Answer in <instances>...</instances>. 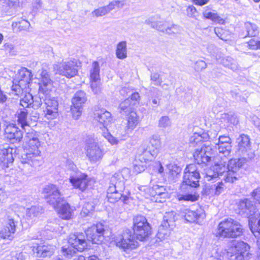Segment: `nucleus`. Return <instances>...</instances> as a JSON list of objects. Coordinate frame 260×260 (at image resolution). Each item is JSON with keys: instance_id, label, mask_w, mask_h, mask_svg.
Here are the masks:
<instances>
[{"instance_id": "nucleus-58", "label": "nucleus", "mask_w": 260, "mask_h": 260, "mask_svg": "<svg viewBox=\"0 0 260 260\" xmlns=\"http://www.w3.org/2000/svg\"><path fill=\"white\" fill-rule=\"evenodd\" d=\"M218 143L220 144L224 145H231L232 140L231 139L226 136H220L219 137L218 139Z\"/></svg>"}, {"instance_id": "nucleus-11", "label": "nucleus", "mask_w": 260, "mask_h": 260, "mask_svg": "<svg viewBox=\"0 0 260 260\" xmlns=\"http://www.w3.org/2000/svg\"><path fill=\"white\" fill-rule=\"evenodd\" d=\"M200 177L198 167L195 164H189L185 169L183 180L181 186L182 189H185L186 185L192 187H197L199 185Z\"/></svg>"}, {"instance_id": "nucleus-8", "label": "nucleus", "mask_w": 260, "mask_h": 260, "mask_svg": "<svg viewBox=\"0 0 260 260\" xmlns=\"http://www.w3.org/2000/svg\"><path fill=\"white\" fill-rule=\"evenodd\" d=\"M32 76L31 73L26 68H23L20 69L15 80V84L12 87L14 94L19 95L23 91L29 88L30 81Z\"/></svg>"}, {"instance_id": "nucleus-35", "label": "nucleus", "mask_w": 260, "mask_h": 260, "mask_svg": "<svg viewBox=\"0 0 260 260\" xmlns=\"http://www.w3.org/2000/svg\"><path fill=\"white\" fill-rule=\"evenodd\" d=\"M173 229L167 227L166 225L161 223L158 228V232L156 235L157 237L160 240L167 238L170 235L171 231Z\"/></svg>"}, {"instance_id": "nucleus-3", "label": "nucleus", "mask_w": 260, "mask_h": 260, "mask_svg": "<svg viewBox=\"0 0 260 260\" xmlns=\"http://www.w3.org/2000/svg\"><path fill=\"white\" fill-rule=\"evenodd\" d=\"M243 229L239 222L228 218L221 221L215 235L218 238H235L242 235Z\"/></svg>"}, {"instance_id": "nucleus-9", "label": "nucleus", "mask_w": 260, "mask_h": 260, "mask_svg": "<svg viewBox=\"0 0 260 260\" xmlns=\"http://www.w3.org/2000/svg\"><path fill=\"white\" fill-rule=\"evenodd\" d=\"M245 162L244 158L230 159L228 164V171L223 178L225 182L233 183L241 178L240 170Z\"/></svg>"}, {"instance_id": "nucleus-37", "label": "nucleus", "mask_w": 260, "mask_h": 260, "mask_svg": "<svg viewBox=\"0 0 260 260\" xmlns=\"http://www.w3.org/2000/svg\"><path fill=\"white\" fill-rule=\"evenodd\" d=\"M116 56L118 58L123 59L127 57L126 43L125 41L119 42L116 48Z\"/></svg>"}, {"instance_id": "nucleus-16", "label": "nucleus", "mask_w": 260, "mask_h": 260, "mask_svg": "<svg viewBox=\"0 0 260 260\" xmlns=\"http://www.w3.org/2000/svg\"><path fill=\"white\" fill-rule=\"evenodd\" d=\"M54 71L56 74L71 78L75 76L77 73V69L74 61L70 60L63 61L53 65Z\"/></svg>"}, {"instance_id": "nucleus-10", "label": "nucleus", "mask_w": 260, "mask_h": 260, "mask_svg": "<svg viewBox=\"0 0 260 260\" xmlns=\"http://www.w3.org/2000/svg\"><path fill=\"white\" fill-rule=\"evenodd\" d=\"M124 188L125 186L122 181H119L117 183L110 181L107 194L109 202L114 203L121 199L123 203H126L128 197L122 193Z\"/></svg>"}, {"instance_id": "nucleus-31", "label": "nucleus", "mask_w": 260, "mask_h": 260, "mask_svg": "<svg viewBox=\"0 0 260 260\" xmlns=\"http://www.w3.org/2000/svg\"><path fill=\"white\" fill-rule=\"evenodd\" d=\"M58 208V213L60 217L63 219H69L72 216V210L69 204L67 203H62Z\"/></svg>"}, {"instance_id": "nucleus-63", "label": "nucleus", "mask_w": 260, "mask_h": 260, "mask_svg": "<svg viewBox=\"0 0 260 260\" xmlns=\"http://www.w3.org/2000/svg\"><path fill=\"white\" fill-rule=\"evenodd\" d=\"M151 80L154 82V85L159 86L161 84V81L159 78V75L158 73H153L151 75Z\"/></svg>"}, {"instance_id": "nucleus-55", "label": "nucleus", "mask_w": 260, "mask_h": 260, "mask_svg": "<svg viewBox=\"0 0 260 260\" xmlns=\"http://www.w3.org/2000/svg\"><path fill=\"white\" fill-rule=\"evenodd\" d=\"M214 166L218 167L217 169H216V172L218 174V177L223 176V179L224 180L223 178L227 172L226 170H228V167H226L225 164L223 165L222 164H216Z\"/></svg>"}, {"instance_id": "nucleus-38", "label": "nucleus", "mask_w": 260, "mask_h": 260, "mask_svg": "<svg viewBox=\"0 0 260 260\" xmlns=\"http://www.w3.org/2000/svg\"><path fill=\"white\" fill-rule=\"evenodd\" d=\"M135 107L131 102L129 98L121 102L119 106V108L120 110V113L123 114L127 113H129L130 114L131 111H134L133 110Z\"/></svg>"}, {"instance_id": "nucleus-26", "label": "nucleus", "mask_w": 260, "mask_h": 260, "mask_svg": "<svg viewBox=\"0 0 260 260\" xmlns=\"http://www.w3.org/2000/svg\"><path fill=\"white\" fill-rule=\"evenodd\" d=\"M95 118L100 124L107 130L112 121L111 114L106 110H101L96 114Z\"/></svg>"}, {"instance_id": "nucleus-45", "label": "nucleus", "mask_w": 260, "mask_h": 260, "mask_svg": "<svg viewBox=\"0 0 260 260\" xmlns=\"http://www.w3.org/2000/svg\"><path fill=\"white\" fill-rule=\"evenodd\" d=\"M245 25L248 36L250 37H254L258 34L257 27L255 24L250 22H247Z\"/></svg>"}, {"instance_id": "nucleus-51", "label": "nucleus", "mask_w": 260, "mask_h": 260, "mask_svg": "<svg viewBox=\"0 0 260 260\" xmlns=\"http://www.w3.org/2000/svg\"><path fill=\"white\" fill-rule=\"evenodd\" d=\"M171 121L170 118L167 116H163L160 117L158 121V126L161 128H167L171 126Z\"/></svg>"}, {"instance_id": "nucleus-25", "label": "nucleus", "mask_w": 260, "mask_h": 260, "mask_svg": "<svg viewBox=\"0 0 260 260\" xmlns=\"http://www.w3.org/2000/svg\"><path fill=\"white\" fill-rule=\"evenodd\" d=\"M239 152L243 155H249L251 151V144L249 137L242 134L237 139Z\"/></svg>"}, {"instance_id": "nucleus-12", "label": "nucleus", "mask_w": 260, "mask_h": 260, "mask_svg": "<svg viewBox=\"0 0 260 260\" xmlns=\"http://www.w3.org/2000/svg\"><path fill=\"white\" fill-rule=\"evenodd\" d=\"M43 192L47 194L46 198L47 203L55 209L59 207L61 202H64L58 188L55 185L50 184L46 185L43 189Z\"/></svg>"}, {"instance_id": "nucleus-48", "label": "nucleus", "mask_w": 260, "mask_h": 260, "mask_svg": "<svg viewBox=\"0 0 260 260\" xmlns=\"http://www.w3.org/2000/svg\"><path fill=\"white\" fill-rule=\"evenodd\" d=\"M140 155H139L138 159H136L135 162H134V172L136 173H140L142 172H143L146 168V166L143 164H140V162H146L147 161H144L143 160L141 161L140 159Z\"/></svg>"}, {"instance_id": "nucleus-32", "label": "nucleus", "mask_w": 260, "mask_h": 260, "mask_svg": "<svg viewBox=\"0 0 260 260\" xmlns=\"http://www.w3.org/2000/svg\"><path fill=\"white\" fill-rule=\"evenodd\" d=\"M18 95L23 96L20 100V104L25 109V108L32 107V103L34 101V96L29 92V89L27 91L24 90L23 93L21 92Z\"/></svg>"}, {"instance_id": "nucleus-41", "label": "nucleus", "mask_w": 260, "mask_h": 260, "mask_svg": "<svg viewBox=\"0 0 260 260\" xmlns=\"http://www.w3.org/2000/svg\"><path fill=\"white\" fill-rule=\"evenodd\" d=\"M143 188V190L145 191L148 192L147 196L149 197H151L152 198L151 200L158 203H162L164 202L162 200L159 199V197L158 196L157 193H156V190L154 188V186H153L151 188H149L147 186H143L141 187V188Z\"/></svg>"}, {"instance_id": "nucleus-21", "label": "nucleus", "mask_w": 260, "mask_h": 260, "mask_svg": "<svg viewBox=\"0 0 260 260\" xmlns=\"http://www.w3.org/2000/svg\"><path fill=\"white\" fill-rule=\"evenodd\" d=\"M5 132L6 137L13 143L19 142L23 138L22 132L13 125L7 126Z\"/></svg>"}, {"instance_id": "nucleus-49", "label": "nucleus", "mask_w": 260, "mask_h": 260, "mask_svg": "<svg viewBox=\"0 0 260 260\" xmlns=\"http://www.w3.org/2000/svg\"><path fill=\"white\" fill-rule=\"evenodd\" d=\"M109 13V11L106 6L95 9L92 12L91 14L93 17H99L103 16Z\"/></svg>"}, {"instance_id": "nucleus-61", "label": "nucleus", "mask_w": 260, "mask_h": 260, "mask_svg": "<svg viewBox=\"0 0 260 260\" xmlns=\"http://www.w3.org/2000/svg\"><path fill=\"white\" fill-rule=\"evenodd\" d=\"M214 186H215L214 193L216 195H219L224 190V184L222 182H219L217 183L216 184L214 185Z\"/></svg>"}, {"instance_id": "nucleus-13", "label": "nucleus", "mask_w": 260, "mask_h": 260, "mask_svg": "<svg viewBox=\"0 0 260 260\" xmlns=\"http://www.w3.org/2000/svg\"><path fill=\"white\" fill-rule=\"evenodd\" d=\"M87 100L85 92L82 90L77 91L72 99L71 110L74 118L77 119L81 114L83 105Z\"/></svg>"}, {"instance_id": "nucleus-28", "label": "nucleus", "mask_w": 260, "mask_h": 260, "mask_svg": "<svg viewBox=\"0 0 260 260\" xmlns=\"http://www.w3.org/2000/svg\"><path fill=\"white\" fill-rule=\"evenodd\" d=\"M13 149L9 147L3 148L0 149V162L8 167V165L13 162L14 158L13 157Z\"/></svg>"}, {"instance_id": "nucleus-7", "label": "nucleus", "mask_w": 260, "mask_h": 260, "mask_svg": "<svg viewBox=\"0 0 260 260\" xmlns=\"http://www.w3.org/2000/svg\"><path fill=\"white\" fill-rule=\"evenodd\" d=\"M86 156L91 164L100 161L105 154L104 149L100 145L98 140L91 136L88 137L85 141Z\"/></svg>"}, {"instance_id": "nucleus-40", "label": "nucleus", "mask_w": 260, "mask_h": 260, "mask_svg": "<svg viewBox=\"0 0 260 260\" xmlns=\"http://www.w3.org/2000/svg\"><path fill=\"white\" fill-rule=\"evenodd\" d=\"M100 66L97 61H94L92 64V68L90 70V80H100Z\"/></svg>"}, {"instance_id": "nucleus-33", "label": "nucleus", "mask_w": 260, "mask_h": 260, "mask_svg": "<svg viewBox=\"0 0 260 260\" xmlns=\"http://www.w3.org/2000/svg\"><path fill=\"white\" fill-rule=\"evenodd\" d=\"M43 213V209L41 206H33L26 210V217L27 219H32L40 216Z\"/></svg>"}, {"instance_id": "nucleus-5", "label": "nucleus", "mask_w": 260, "mask_h": 260, "mask_svg": "<svg viewBox=\"0 0 260 260\" xmlns=\"http://www.w3.org/2000/svg\"><path fill=\"white\" fill-rule=\"evenodd\" d=\"M40 82L38 96L34 97L32 107L34 108H39L43 102L44 103V99L47 92H50L53 87V81L50 79L48 71L44 68H42L40 74Z\"/></svg>"}, {"instance_id": "nucleus-30", "label": "nucleus", "mask_w": 260, "mask_h": 260, "mask_svg": "<svg viewBox=\"0 0 260 260\" xmlns=\"http://www.w3.org/2000/svg\"><path fill=\"white\" fill-rule=\"evenodd\" d=\"M249 225L251 232L254 234H260V211L257 212L255 215L249 219Z\"/></svg>"}, {"instance_id": "nucleus-56", "label": "nucleus", "mask_w": 260, "mask_h": 260, "mask_svg": "<svg viewBox=\"0 0 260 260\" xmlns=\"http://www.w3.org/2000/svg\"><path fill=\"white\" fill-rule=\"evenodd\" d=\"M154 188L156 190V193H157L159 199L164 201L165 199L168 196V193L166 192V189L164 187L159 185H154Z\"/></svg>"}, {"instance_id": "nucleus-57", "label": "nucleus", "mask_w": 260, "mask_h": 260, "mask_svg": "<svg viewBox=\"0 0 260 260\" xmlns=\"http://www.w3.org/2000/svg\"><path fill=\"white\" fill-rule=\"evenodd\" d=\"M103 136L112 145L117 144L119 142L117 138L114 137L109 133H104Z\"/></svg>"}, {"instance_id": "nucleus-47", "label": "nucleus", "mask_w": 260, "mask_h": 260, "mask_svg": "<svg viewBox=\"0 0 260 260\" xmlns=\"http://www.w3.org/2000/svg\"><path fill=\"white\" fill-rule=\"evenodd\" d=\"M124 5V1L114 0L110 2L108 5L107 6V9L109 12L115 9H119L122 8Z\"/></svg>"}, {"instance_id": "nucleus-14", "label": "nucleus", "mask_w": 260, "mask_h": 260, "mask_svg": "<svg viewBox=\"0 0 260 260\" xmlns=\"http://www.w3.org/2000/svg\"><path fill=\"white\" fill-rule=\"evenodd\" d=\"M105 233V226L101 223L93 225L85 231L88 240L94 244H99L102 242Z\"/></svg>"}, {"instance_id": "nucleus-54", "label": "nucleus", "mask_w": 260, "mask_h": 260, "mask_svg": "<svg viewBox=\"0 0 260 260\" xmlns=\"http://www.w3.org/2000/svg\"><path fill=\"white\" fill-rule=\"evenodd\" d=\"M90 87L94 94H99L101 92V80L91 81L90 80Z\"/></svg>"}, {"instance_id": "nucleus-18", "label": "nucleus", "mask_w": 260, "mask_h": 260, "mask_svg": "<svg viewBox=\"0 0 260 260\" xmlns=\"http://www.w3.org/2000/svg\"><path fill=\"white\" fill-rule=\"evenodd\" d=\"M232 251L236 255L235 260H249L250 254L249 253L250 246L243 241H237L231 247Z\"/></svg>"}, {"instance_id": "nucleus-64", "label": "nucleus", "mask_w": 260, "mask_h": 260, "mask_svg": "<svg viewBox=\"0 0 260 260\" xmlns=\"http://www.w3.org/2000/svg\"><path fill=\"white\" fill-rule=\"evenodd\" d=\"M251 196L260 204V187L255 189L251 193Z\"/></svg>"}, {"instance_id": "nucleus-6", "label": "nucleus", "mask_w": 260, "mask_h": 260, "mask_svg": "<svg viewBox=\"0 0 260 260\" xmlns=\"http://www.w3.org/2000/svg\"><path fill=\"white\" fill-rule=\"evenodd\" d=\"M161 147L160 136L157 135H152L149 138L147 144H143L139 149L140 160L142 161L152 160L158 154Z\"/></svg>"}, {"instance_id": "nucleus-2", "label": "nucleus", "mask_w": 260, "mask_h": 260, "mask_svg": "<svg viewBox=\"0 0 260 260\" xmlns=\"http://www.w3.org/2000/svg\"><path fill=\"white\" fill-rule=\"evenodd\" d=\"M25 153L22 155L21 161L22 164H28L31 166L39 165L41 151V145L38 135L32 129L28 131L24 137Z\"/></svg>"}, {"instance_id": "nucleus-62", "label": "nucleus", "mask_w": 260, "mask_h": 260, "mask_svg": "<svg viewBox=\"0 0 260 260\" xmlns=\"http://www.w3.org/2000/svg\"><path fill=\"white\" fill-rule=\"evenodd\" d=\"M259 41H255L253 39H251L247 43V47L249 49L251 50H256L258 49L259 47Z\"/></svg>"}, {"instance_id": "nucleus-43", "label": "nucleus", "mask_w": 260, "mask_h": 260, "mask_svg": "<svg viewBox=\"0 0 260 260\" xmlns=\"http://www.w3.org/2000/svg\"><path fill=\"white\" fill-rule=\"evenodd\" d=\"M215 149L218 150L219 153H222L224 156H226L229 155L231 153L232 145L215 143Z\"/></svg>"}, {"instance_id": "nucleus-44", "label": "nucleus", "mask_w": 260, "mask_h": 260, "mask_svg": "<svg viewBox=\"0 0 260 260\" xmlns=\"http://www.w3.org/2000/svg\"><path fill=\"white\" fill-rule=\"evenodd\" d=\"M94 209V205L92 202L86 203L83 206L81 215L83 217H85L90 215Z\"/></svg>"}, {"instance_id": "nucleus-23", "label": "nucleus", "mask_w": 260, "mask_h": 260, "mask_svg": "<svg viewBox=\"0 0 260 260\" xmlns=\"http://www.w3.org/2000/svg\"><path fill=\"white\" fill-rule=\"evenodd\" d=\"M16 231L14 219L8 216V221L6 226L0 232L1 237L4 239L12 240Z\"/></svg>"}, {"instance_id": "nucleus-46", "label": "nucleus", "mask_w": 260, "mask_h": 260, "mask_svg": "<svg viewBox=\"0 0 260 260\" xmlns=\"http://www.w3.org/2000/svg\"><path fill=\"white\" fill-rule=\"evenodd\" d=\"M218 167L213 166L206 171L205 178L207 181L218 177V174L216 172V169Z\"/></svg>"}, {"instance_id": "nucleus-27", "label": "nucleus", "mask_w": 260, "mask_h": 260, "mask_svg": "<svg viewBox=\"0 0 260 260\" xmlns=\"http://www.w3.org/2000/svg\"><path fill=\"white\" fill-rule=\"evenodd\" d=\"M16 115L18 124L25 132L32 129L28 123L27 111L25 109L18 110Z\"/></svg>"}, {"instance_id": "nucleus-60", "label": "nucleus", "mask_w": 260, "mask_h": 260, "mask_svg": "<svg viewBox=\"0 0 260 260\" xmlns=\"http://www.w3.org/2000/svg\"><path fill=\"white\" fill-rule=\"evenodd\" d=\"M139 94L137 92H135L132 93L131 94V98H129L131 102L135 107H136L139 103Z\"/></svg>"}, {"instance_id": "nucleus-29", "label": "nucleus", "mask_w": 260, "mask_h": 260, "mask_svg": "<svg viewBox=\"0 0 260 260\" xmlns=\"http://www.w3.org/2000/svg\"><path fill=\"white\" fill-rule=\"evenodd\" d=\"M131 177V171L127 168H123L120 171L115 173L111 178V182L122 181L124 184V180L128 179Z\"/></svg>"}, {"instance_id": "nucleus-4", "label": "nucleus", "mask_w": 260, "mask_h": 260, "mask_svg": "<svg viewBox=\"0 0 260 260\" xmlns=\"http://www.w3.org/2000/svg\"><path fill=\"white\" fill-rule=\"evenodd\" d=\"M66 168L70 171L69 181L74 188L84 191L88 187L90 182L87 175L79 171L71 160H67Z\"/></svg>"}, {"instance_id": "nucleus-1", "label": "nucleus", "mask_w": 260, "mask_h": 260, "mask_svg": "<svg viewBox=\"0 0 260 260\" xmlns=\"http://www.w3.org/2000/svg\"><path fill=\"white\" fill-rule=\"evenodd\" d=\"M134 235L129 230H126L122 235L115 239L116 246L124 250H132L138 246L137 239L141 241L146 240L151 233V228L147 219L144 216L138 215L133 218Z\"/></svg>"}, {"instance_id": "nucleus-42", "label": "nucleus", "mask_w": 260, "mask_h": 260, "mask_svg": "<svg viewBox=\"0 0 260 260\" xmlns=\"http://www.w3.org/2000/svg\"><path fill=\"white\" fill-rule=\"evenodd\" d=\"M203 15L205 18L211 19L215 22L223 24L224 21L217 13L209 12L207 10L205 11Z\"/></svg>"}, {"instance_id": "nucleus-15", "label": "nucleus", "mask_w": 260, "mask_h": 260, "mask_svg": "<svg viewBox=\"0 0 260 260\" xmlns=\"http://www.w3.org/2000/svg\"><path fill=\"white\" fill-rule=\"evenodd\" d=\"M50 92H47L44 99L46 106L44 110L45 117L47 119H54L57 118L58 114V103L55 98L51 96Z\"/></svg>"}, {"instance_id": "nucleus-17", "label": "nucleus", "mask_w": 260, "mask_h": 260, "mask_svg": "<svg viewBox=\"0 0 260 260\" xmlns=\"http://www.w3.org/2000/svg\"><path fill=\"white\" fill-rule=\"evenodd\" d=\"M237 213L243 217L253 216L257 212L253 202L248 199L241 200L237 205Z\"/></svg>"}, {"instance_id": "nucleus-24", "label": "nucleus", "mask_w": 260, "mask_h": 260, "mask_svg": "<svg viewBox=\"0 0 260 260\" xmlns=\"http://www.w3.org/2000/svg\"><path fill=\"white\" fill-rule=\"evenodd\" d=\"M181 216L189 222H199L205 217V214L201 211L197 212L189 209H184L181 212Z\"/></svg>"}, {"instance_id": "nucleus-52", "label": "nucleus", "mask_w": 260, "mask_h": 260, "mask_svg": "<svg viewBox=\"0 0 260 260\" xmlns=\"http://www.w3.org/2000/svg\"><path fill=\"white\" fill-rule=\"evenodd\" d=\"M177 199L179 201H185L194 202L197 201L198 196L192 194H179L177 196Z\"/></svg>"}, {"instance_id": "nucleus-19", "label": "nucleus", "mask_w": 260, "mask_h": 260, "mask_svg": "<svg viewBox=\"0 0 260 260\" xmlns=\"http://www.w3.org/2000/svg\"><path fill=\"white\" fill-rule=\"evenodd\" d=\"M212 149L207 144H204L200 149H197L193 153V157L198 164H206L211 158Z\"/></svg>"}, {"instance_id": "nucleus-50", "label": "nucleus", "mask_w": 260, "mask_h": 260, "mask_svg": "<svg viewBox=\"0 0 260 260\" xmlns=\"http://www.w3.org/2000/svg\"><path fill=\"white\" fill-rule=\"evenodd\" d=\"M130 133L131 132L129 131H127V128L126 127V126H118V127L117 128L116 135L117 137V138L122 140L124 139V137H125Z\"/></svg>"}, {"instance_id": "nucleus-39", "label": "nucleus", "mask_w": 260, "mask_h": 260, "mask_svg": "<svg viewBox=\"0 0 260 260\" xmlns=\"http://www.w3.org/2000/svg\"><path fill=\"white\" fill-rule=\"evenodd\" d=\"M209 137L207 133H202L200 134L198 133H194L189 139V142L192 144H197L201 142L206 141L208 140Z\"/></svg>"}, {"instance_id": "nucleus-22", "label": "nucleus", "mask_w": 260, "mask_h": 260, "mask_svg": "<svg viewBox=\"0 0 260 260\" xmlns=\"http://www.w3.org/2000/svg\"><path fill=\"white\" fill-rule=\"evenodd\" d=\"M56 247L52 245H42L34 246L32 251L38 257H47L52 255L55 250Z\"/></svg>"}, {"instance_id": "nucleus-59", "label": "nucleus", "mask_w": 260, "mask_h": 260, "mask_svg": "<svg viewBox=\"0 0 260 260\" xmlns=\"http://www.w3.org/2000/svg\"><path fill=\"white\" fill-rule=\"evenodd\" d=\"M206 68L207 64L204 60H198L195 63L194 69L198 72L201 71Z\"/></svg>"}, {"instance_id": "nucleus-34", "label": "nucleus", "mask_w": 260, "mask_h": 260, "mask_svg": "<svg viewBox=\"0 0 260 260\" xmlns=\"http://www.w3.org/2000/svg\"><path fill=\"white\" fill-rule=\"evenodd\" d=\"M175 221L176 213L171 211L165 213L161 223L166 225L167 227L174 228L176 225Z\"/></svg>"}, {"instance_id": "nucleus-53", "label": "nucleus", "mask_w": 260, "mask_h": 260, "mask_svg": "<svg viewBox=\"0 0 260 260\" xmlns=\"http://www.w3.org/2000/svg\"><path fill=\"white\" fill-rule=\"evenodd\" d=\"M169 174L173 178H175L181 172V168L176 165L170 164L168 166Z\"/></svg>"}, {"instance_id": "nucleus-20", "label": "nucleus", "mask_w": 260, "mask_h": 260, "mask_svg": "<svg viewBox=\"0 0 260 260\" xmlns=\"http://www.w3.org/2000/svg\"><path fill=\"white\" fill-rule=\"evenodd\" d=\"M68 243L73 248L80 252L83 251L87 245L82 234L70 235Z\"/></svg>"}, {"instance_id": "nucleus-36", "label": "nucleus", "mask_w": 260, "mask_h": 260, "mask_svg": "<svg viewBox=\"0 0 260 260\" xmlns=\"http://www.w3.org/2000/svg\"><path fill=\"white\" fill-rule=\"evenodd\" d=\"M127 118V124L125 126L127 128V131H129L131 133L138 124L137 115L135 112L131 111Z\"/></svg>"}]
</instances>
